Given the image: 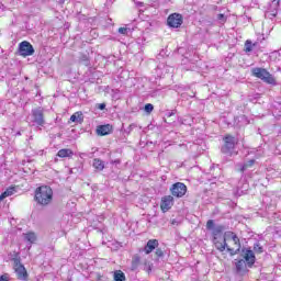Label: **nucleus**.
I'll return each instance as SVG.
<instances>
[{"mask_svg": "<svg viewBox=\"0 0 281 281\" xmlns=\"http://www.w3.org/2000/svg\"><path fill=\"white\" fill-rule=\"evenodd\" d=\"M113 133V125L105 124V125H99L97 127V135H100L101 137H104V135H111Z\"/></svg>", "mask_w": 281, "mask_h": 281, "instance_id": "nucleus-12", "label": "nucleus"}, {"mask_svg": "<svg viewBox=\"0 0 281 281\" xmlns=\"http://www.w3.org/2000/svg\"><path fill=\"white\" fill-rule=\"evenodd\" d=\"M236 146V138L234 136H225L224 137V145L222 147V153L224 155H232V151L234 150Z\"/></svg>", "mask_w": 281, "mask_h": 281, "instance_id": "nucleus-6", "label": "nucleus"}, {"mask_svg": "<svg viewBox=\"0 0 281 281\" xmlns=\"http://www.w3.org/2000/svg\"><path fill=\"white\" fill-rule=\"evenodd\" d=\"M13 269L15 271L18 280L27 281V270L25 269V266L21 263V257L15 256L13 259Z\"/></svg>", "mask_w": 281, "mask_h": 281, "instance_id": "nucleus-4", "label": "nucleus"}, {"mask_svg": "<svg viewBox=\"0 0 281 281\" xmlns=\"http://www.w3.org/2000/svg\"><path fill=\"white\" fill-rule=\"evenodd\" d=\"M228 234H236L232 231H227L224 233L223 237H222V240H224V243H227V240H231V238H234V236L232 235H228Z\"/></svg>", "mask_w": 281, "mask_h": 281, "instance_id": "nucleus-24", "label": "nucleus"}, {"mask_svg": "<svg viewBox=\"0 0 281 281\" xmlns=\"http://www.w3.org/2000/svg\"><path fill=\"white\" fill-rule=\"evenodd\" d=\"M114 281H126V276L124 272H122V270H116L114 272Z\"/></svg>", "mask_w": 281, "mask_h": 281, "instance_id": "nucleus-18", "label": "nucleus"}, {"mask_svg": "<svg viewBox=\"0 0 281 281\" xmlns=\"http://www.w3.org/2000/svg\"><path fill=\"white\" fill-rule=\"evenodd\" d=\"M172 205H175V198L172 195H166L161 199L160 207L162 212H168Z\"/></svg>", "mask_w": 281, "mask_h": 281, "instance_id": "nucleus-11", "label": "nucleus"}, {"mask_svg": "<svg viewBox=\"0 0 281 281\" xmlns=\"http://www.w3.org/2000/svg\"><path fill=\"white\" fill-rule=\"evenodd\" d=\"M97 109H99V111H104V109H106V104L105 103H98Z\"/></svg>", "mask_w": 281, "mask_h": 281, "instance_id": "nucleus-29", "label": "nucleus"}, {"mask_svg": "<svg viewBox=\"0 0 281 281\" xmlns=\"http://www.w3.org/2000/svg\"><path fill=\"white\" fill-rule=\"evenodd\" d=\"M183 24V16L179 13H172L167 19V25L169 27H181Z\"/></svg>", "mask_w": 281, "mask_h": 281, "instance_id": "nucleus-10", "label": "nucleus"}, {"mask_svg": "<svg viewBox=\"0 0 281 281\" xmlns=\"http://www.w3.org/2000/svg\"><path fill=\"white\" fill-rule=\"evenodd\" d=\"M255 45L256 44H252L251 41H249V40L246 41V43H245V52L246 53L252 52Z\"/></svg>", "mask_w": 281, "mask_h": 281, "instance_id": "nucleus-23", "label": "nucleus"}, {"mask_svg": "<svg viewBox=\"0 0 281 281\" xmlns=\"http://www.w3.org/2000/svg\"><path fill=\"white\" fill-rule=\"evenodd\" d=\"M159 247V240L157 239H149L144 248L145 254H153L155 249Z\"/></svg>", "mask_w": 281, "mask_h": 281, "instance_id": "nucleus-14", "label": "nucleus"}, {"mask_svg": "<svg viewBox=\"0 0 281 281\" xmlns=\"http://www.w3.org/2000/svg\"><path fill=\"white\" fill-rule=\"evenodd\" d=\"M92 166L94 170H99V171L104 170V161H102L99 158L93 159Z\"/></svg>", "mask_w": 281, "mask_h": 281, "instance_id": "nucleus-16", "label": "nucleus"}, {"mask_svg": "<svg viewBox=\"0 0 281 281\" xmlns=\"http://www.w3.org/2000/svg\"><path fill=\"white\" fill-rule=\"evenodd\" d=\"M236 269L237 271H243V269H245V260L240 259L236 262Z\"/></svg>", "mask_w": 281, "mask_h": 281, "instance_id": "nucleus-26", "label": "nucleus"}, {"mask_svg": "<svg viewBox=\"0 0 281 281\" xmlns=\"http://www.w3.org/2000/svg\"><path fill=\"white\" fill-rule=\"evenodd\" d=\"M15 192L16 188H8L2 194H0V201H3V199H8V196H12V194H14Z\"/></svg>", "mask_w": 281, "mask_h": 281, "instance_id": "nucleus-15", "label": "nucleus"}, {"mask_svg": "<svg viewBox=\"0 0 281 281\" xmlns=\"http://www.w3.org/2000/svg\"><path fill=\"white\" fill-rule=\"evenodd\" d=\"M139 262H140V259H139V256H134L133 259H132V270L135 271V269H137V267H139Z\"/></svg>", "mask_w": 281, "mask_h": 281, "instance_id": "nucleus-22", "label": "nucleus"}, {"mask_svg": "<svg viewBox=\"0 0 281 281\" xmlns=\"http://www.w3.org/2000/svg\"><path fill=\"white\" fill-rule=\"evenodd\" d=\"M154 109L155 106L151 103H147L144 110H145V113H153Z\"/></svg>", "mask_w": 281, "mask_h": 281, "instance_id": "nucleus-27", "label": "nucleus"}, {"mask_svg": "<svg viewBox=\"0 0 281 281\" xmlns=\"http://www.w3.org/2000/svg\"><path fill=\"white\" fill-rule=\"evenodd\" d=\"M128 32H131V29H128V27H120L119 29V34L126 35V34H128Z\"/></svg>", "mask_w": 281, "mask_h": 281, "instance_id": "nucleus-28", "label": "nucleus"}, {"mask_svg": "<svg viewBox=\"0 0 281 281\" xmlns=\"http://www.w3.org/2000/svg\"><path fill=\"white\" fill-rule=\"evenodd\" d=\"M19 53H20V56H24V57L34 56V46H32L30 42L24 41L19 45Z\"/></svg>", "mask_w": 281, "mask_h": 281, "instance_id": "nucleus-8", "label": "nucleus"}, {"mask_svg": "<svg viewBox=\"0 0 281 281\" xmlns=\"http://www.w3.org/2000/svg\"><path fill=\"white\" fill-rule=\"evenodd\" d=\"M269 16H273V18L278 16V11H272V12H270V13H269Z\"/></svg>", "mask_w": 281, "mask_h": 281, "instance_id": "nucleus-31", "label": "nucleus"}, {"mask_svg": "<svg viewBox=\"0 0 281 281\" xmlns=\"http://www.w3.org/2000/svg\"><path fill=\"white\" fill-rule=\"evenodd\" d=\"M171 194L172 196H177L181 199V196H186V192H188V187L183 184V182H177L171 187Z\"/></svg>", "mask_w": 281, "mask_h": 281, "instance_id": "nucleus-7", "label": "nucleus"}, {"mask_svg": "<svg viewBox=\"0 0 281 281\" xmlns=\"http://www.w3.org/2000/svg\"><path fill=\"white\" fill-rule=\"evenodd\" d=\"M0 281H9V280H8V277L1 276V277H0Z\"/></svg>", "mask_w": 281, "mask_h": 281, "instance_id": "nucleus-32", "label": "nucleus"}, {"mask_svg": "<svg viewBox=\"0 0 281 281\" xmlns=\"http://www.w3.org/2000/svg\"><path fill=\"white\" fill-rule=\"evenodd\" d=\"M31 122L34 126H45V112L43 111V108L32 110Z\"/></svg>", "mask_w": 281, "mask_h": 281, "instance_id": "nucleus-5", "label": "nucleus"}, {"mask_svg": "<svg viewBox=\"0 0 281 281\" xmlns=\"http://www.w3.org/2000/svg\"><path fill=\"white\" fill-rule=\"evenodd\" d=\"M70 122H82V112H76L70 116Z\"/></svg>", "mask_w": 281, "mask_h": 281, "instance_id": "nucleus-21", "label": "nucleus"}, {"mask_svg": "<svg viewBox=\"0 0 281 281\" xmlns=\"http://www.w3.org/2000/svg\"><path fill=\"white\" fill-rule=\"evenodd\" d=\"M206 229L212 232L215 249L221 252L225 251V248L227 247V243H225V239H223V232H225V226L214 225V220H209L206 222Z\"/></svg>", "mask_w": 281, "mask_h": 281, "instance_id": "nucleus-1", "label": "nucleus"}, {"mask_svg": "<svg viewBox=\"0 0 281 281\" xmlns=\"http://www.w3.org/2000/svg\"><path fill=\"white\" fill-rule=\"evenodd\" d=\"M255 164H256L255 159H250L247 162H244L240 168V172H245V170H247V168H251V166H254Z\"/></svg>", "mask_w": 281, "mask_h": 281, "instance_id": "nucleus-20", "label": "nucleus"}, {"mask_svg": "<svg viewBox=\"0 0 281 281\" xmlns=\"http://www.w3.org/2000/svg\"><path fill=\"white\" fill-rule=\"evenodd\" d=\"M54 199V191L47 187L42 186L35 190V201L38 205H49Z\"/></svg>", "mask_w": 281, "mask_h": 281, "instance_id": "nucleus-2", "label": "nucleus"}, {"mask_svg": "<svg viewBox=\"0 0 281 281\" xmlns=\"http://www.w3.org/2000/svg\"><path fill=\"white\" fill-rule=\"evenodd\" d=\"M244 252V261L249 265V267L254 266L256 262V255H254V250L247 249L243 250Z\"/></svg>", "mask_w": 281, "mask_h": 281, "instance_id": "nucleus-13", "label": "nucleus"}, {"mask_svg": "<svg viewBox=\"0 0 281 281\" xmlns=\"http://www.w3.org/2000/svg\"><path fill=\"white\" fill-rule=\"evenodd\" d=\"M172 115H173V113H170V114H169V117L172 116Z\"/></svg>", "mask_w": 281, "mask_h": 281, "instance_id": "nucleus-35", "label": "nucleus"}, {"mask_svg": "<svg viewBox=\"0 0 281 281\" xmlns=\"http://www.w3.org/2000/svg\"><path fill=\"white\" fill-rule=\"evenodd\" d=\"M156 256H158V258H161V256H164V250H161V248H157Z\"/></svg>", "mask_w": 281, "mask_h": 281, "instance_id": "nucleus-30", "label": "nucleus"}, {"mask_svg": "<svg viewBox=\"0 0 281 281\" xmlns=\"http://www.w3.org/2000/svg\"><path fill=\"white\" fill-rule=\"evenodd\" d=\"M252 76H255V78H259V80H262V82H266L267 85H272L276 86V78L273 77V75H271V72H269L267 69L265 68H252L251 70Z\"/></svg>", "mask_w": 281, "mask_h": 281, "instance_id": "nucleus-3", "label": "nucleus"}, {"mask_svg": "<svg viewBox=\"0 0 281 281\" xmlns=\"http://www.w3.org/2000/svg\"><path fill=\"white\" fill-rule=\"evenodd\" d=\"M228 236H233L234 247L231 248L229 246H227L225 249L228 251V254H231V256H236V254L240 252V238H238V235L232 233H228Z\"/></svg>", "mask_w": 281, "mask_h": 281, "instance_id": "nucleus-9", "label": "nucleus"}, {"mask_svg": "<svg viewBox=\"0 0 281 281\" xmlns=\"http://www.w3.org/2000/svg\"><path fill=\"white\" fill-rule=\"evenodd\" d=\"M137 8L144 7V2H136Z\"/></svg>", "mask_w": 281, "mask_h": 281, "instance_id": "nucleus-33", "label": "nucleus"}, {"mask_svg": "<svg viewBox=\"0 0 281 281\" xmlns=\"http://www.w3.org/2000/svg\"><path fill=\"white\" fill-rule=\"evenodd\" d=\"M224 16H225L224 14H218V15H217V19L221 20V19H224Z\"/></svg>", "mask_w": 281, "mask_h": 281, "instance_id": "nucleus-34", "label": "nucleus"}, {"mask_svg": "<svg viewBox=\"0 0 281 281\" xmlns=\"http://www.w3.org/2000/svg\"><path fill=\"white\" fill-rule=\"evenodd\" d=\"M254 251H255V254H262V251H265V249L262 248V246H260V243H256L254 245Z\"/></svg>", "mask_w": 281, "mask_h": 281, "instance_id": "nucleus-25", "label": "nucleus"}, {"mask_svg": "<svg viewBox=\"0 0 281 281\" xmlns=\"http://www.w3.org/2000/svg\"><path fill=\"white\" fill-rule=\"evenodd\" d=\"M24 240H27V243H36V234L34 233H26L23 234Z\"/></svg>", "mask_w": 281, "mask_h": 281, "instance_id": "nucleus-19", "label": "nucleus"}, {"mask_svg": "<svg viewBox=\"0 0 281 281\" xmlns=\"http://www.w3.org/2000/svg\"><path fill=\"white\" fill-rule=\"evenodd\" d=\"M57 157H61V158L74 157V150H71V149H60L57 153Z\"/></svg>", "mask_w": 281, "mask_h": 281, "instance_id": "nucleus-17", "label": "nucleus"}]
</instances>
